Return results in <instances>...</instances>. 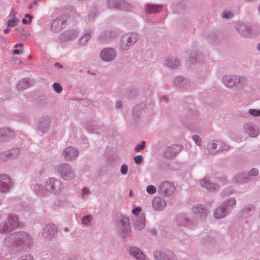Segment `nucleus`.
Listing matches in <instances>:
<instances>
[{
  "label": "nucleus",
  "instance_id": "nucleus-24",
  "mask_svg": "<svg viewBox=\"0 0 260 260\" xmlns=\"http://www.w3.org/2000/svg\"><path fill=\"white\" fill-rule=\"evenodd\" d=\"M79 31L75 29H71L64 31L60 36L62 41H70L75 39L79 35Z\"/></svg>",
  "mask_w": 260,
  "mask_h": 260
},
{
  "label": "nucleus",
  "instance_id": "nucleus-4",
  "mask_svg": "<svg viewBox=\"0 0 260 260\" xmlns=\"http://www.w3.org/2000/svg\"><path fill=\"white\" fill-rule=\"evenodd\" d=\"M142 208L135 207L131 212L133 215V222L134 227L138 230H141L145 226L146 220L144 214L141 212Z\"/></svg>",
  "mask_w": 260,
  "mask_h": 260
},
{
  "label": "nucleus",
  "instance_id": "nucleus-11",
  "mask_svg": "<svg viewBox=\"0 0 260 260\" xmlns=\"http://www.w3.org/2000/svg\"><path fill=\"white\" fill-rule=\"evenodd\" d=\"M175 190V186L170 182L166 181L161 183L158 187V192L162 195L170 196Z\"/></svg>",
  "mask_w": 260,
  "mask_h": 260
},
{
  "label": "nucleus",
  "instance_id": "nucleus-3",
  "mask_svg": "<svg viewBox=\"0 0 260 260\" xmlns=\"http://www.w3.org/2000/svg\"><path fill=\"white\" fill-rule=\"evenodd\" d=\"M235 83L234 87L240 93H250L253 92V88L252 84L244 76L236 75Z\"/></svg>",
  "mask_w": 260,
  "mask_h": 260
},
{
  "label": "nucleus",
  "instance_id": "nucleus-27",
  "mask_svg": "<svg viewBox=\"0 0 260 260\" xmlns=\"http://www.w3.org/2000/svg\"><path fill=\"white\" fill-rule=\"evenodd\" d=\"M235 74L225 75L222 77V82L223 84L229 88H234V84L235 83Z\"/></svg>",
  "mask_w": 260,
  "mask_h": 260
},
{
  "label": "nucleus",
  "instance_id": "nucleus-64",
  "mask_svg": "<svg viewBox=\"0 0 260 260\" xmlns=\"http://www.w3.org/2000/svg\"><path fill=\"white\" fill-rule=\"evenodd\" d=\"M18 260H33V257L31 255L27 254L24 256H22Z\"/></svg>",
  "mask_w": 260,
  "mask_h": 260
},
{
  "label": "nucleus",
  "instance_id": "nucleus-28",
  "mask_svg": "<svg viewBox=\"0 0 260 260\" xmlns=\"http://www.w3.org/2000/svg\"><path fill=\"white\" fill-rule=\"evenodd\" d=\"M152 206L155 210H162L166 206V202L163 198L157 197L154 198L152 202Z\"/></svg>",
  "mask_w": 260,
  "mask_h": 260
},
{
  "label": "nucleus",
  "instance_id": "nucleus-31",
  "mask_svg": "<svg viewBox=\"0 0 260 260\" xmlns=\"http://www.w3.org/2000/svg\"><path fill=\"white\" fill-rule=\"evenodd\" d=\"M162 8V5L148 4L145 6V11L147 14L158 13L161 11Z\"/></svg>",
  "mask_w": 260,
  "mask_h": 260
},
{
  "label": "nucleus",
  "instance_id": "nucleus-52",
  "mask_svg": "<svg viewBox=\"0 0 260 260\" xmlns=\"http://www.w3.org/2000/svg\"><path fill=\"white\" fill-rule=\"evenodd\" d=\"M32 17V15L26 14L24 16V18L22 19V22L23 24H28L31 22Z\"/></svg>",
  "mask_w": 260,
  "mask_h": 260
},
{
  "label": "nucleus",
  "instance_id": "nucleus-26",
  "mask_svg": "<svg viewBox=\"0 0 260 260\" xmlns=\"http://www.w3.org/2000/svg\"><path fill=\"white\" fill-rule=\"evenodd\" d=\"M14 133L8 128L0 129V144L5 142L9 139L13 138Z\"/></svg>",
  "mask_w": 260,
  "mask_h": 260
},
{
  "label": "nucleus",
  "instance_id": "nucleus-58",
  "mask_svg": "<svg viewBox=\"0 0 260 260\" xmlns=\"http://www.w3.org/2000/svg\"><path fill=\"white\" fill-rule=\"evenodd\" d=\"M139 38V35L136 32L131 33V45L135 44Z\"/></svg>",
  "mask_w": 260,
  "mask_h": 260
},
{
  "label": "nucleus",
  "instance_id": "nucleus-33",
  "mask_svg": "<svg viewBox=\"0 0 260 260\" xmlns=\"http://www.w3.org/2000/svg\"><path fill=\"white\" fill-rule=\"evenodd\" d=\"M221 142L218 141H214L209 144L207 146L208 152L211 154H214L220 151Z\"/></svg>",
  "mask_w": 260,
  "mask_h": 260
},
{
  "label": "nucleus",
  "instance_id": "nucleus-20",
  "mask_svg": "<svg viewBox=\"0 0 260 260\" xmlns=\"http://www.w3.org/2000/svg\"><path fill=\"white\" fill-rule=\"evenodd\" d=\"M254 210L255 208L254 205H246L239 213V218L241 219H247L250 217L253 214Z\"/></svg>",
  "mask_w": 260,
  "mask_h": 260
},
{
  "label": "nucleus",
  "instance_id": "nucleus-62",
  "mask_svg": "<svg viewBox=\"0 0 260 260\" xmlns=\"http://www.w3.org/2000/svg\"><path fill=\"white\" fill-rule=\"evenodd\" d=\"M17 22L18 20L16 19H12L8 21L7 25L10 27L14 26L16 25Z\"/></svg>",
  "mask_w": 260,
  "mask_h": 260
},
{
  "label": "nucleus",
  "instance_id": "nucleus-57",
  "mask_svg": "<svg viewBox=\"0 0 260 260\" xmlns=\"http://www.w3.org/2000/svg\"><path fill=\"white\" fill-rule=\"evenodd\" d=\"M248 113L253 116H260V110L254 109H250L248 110Z\"/></svg>",
  "mask_w": 260,
  "mask_h": 260
},
{
  "label": "nucleus",
  "instance_id": "nucleus-60",
  "mask_svg": "<svg viewBox=\"0 0 260 260\" xmlns=\"http://www.w3.org/2000/svg\"><path fill=\"white\" fill-rule=\"evenodd\" d=\"M63 205V202L60 200H56L53 204V207L55 209L60 208L62 207Z\"/></svg>",
  "mask_w": 260,
  "mask_h": 260
},
{
  "label": "nucleus",
  "instance_id": "nucleus-44",
  "mask_svg": "<svg viewBox=\"0 0 260 260\" xmlns=\"http://www.w3.org/2000/svg\"><path fill=\"white\" fill-rule=\"evenodd\" d=\"M248 181L249 179L245 173H241L236 175L233 179V181L235 182H247Z\"/></svg>",
  "mask_w": 260,
  "mask_h": 260
},
{
  "label": "nucleus",
  "instance_id": "nucleus-42",
  "mask_svg": "<svg viewBox=\"0 0 260 260\" xmlns=\"http://www.w3.org/2000/svg\"><path fill=\"white\" fill-rule=\"evenodd\" d=\"M93 34V31L90 29L86 30L83 36L80 38L79 43L80 45H83L89 41L91 35Z\"/></svg>",
  "mask_w": 260,
  "mask_h": 260
},
{
  "label": "nucleus",
  "instance_id": "nucleus-15",
  "mask_svg": "<svg viewBox=\"0 0 260 260\" xmlns=\"http://www.w3.org/2000/svg\"><path fill=\"white\" fill-rule=\"evenodd\" d=\"M192 212L196 217L201 220L205 218L207 216V209L203 205H194L192 208Z\"/></svg>",
  "mask_w": 260,
  "mask_h": 260
},
{
  "label": "nucleus",
  "instance_id": "nucleus-17",
  "mask_svg": "<svg viewBox=\"0 0 260 260\" xmlns=\"http://www.w3.org/2000/svg\"><path fill=\"white\" fill-rule=\"evenodd\" d=\"M78 153V150L76 148L73 147H68L64 149L62 154L66 160L71 161L77 157Z\"/></svg>",
  "mask_w": 260,
  "mask_h": 260
},
{
  "label": "nucleus",
  "instance_id": "nucleus-16",
  "mask_svg": "<svg viewBox=\"0 0 260 260\" xmlns=\"http://www.w3.org/2000/svg\"><path fill=\"white\" fill-rule=\"evenodd\" d=\"M182 149L179 145H173L167 147L164 153V156L167 158H172L175 157Z\"/></svg>",
  "mask_w": 260,
  "mask_h": 260
},
{
  "label": "nucleus",
  "instance_id": "nucleus-49",
  "mask_svg": "<svg viewBox=\"0 0 260 260\" xmlns=\"http://www.w3.org/2000/svg\"><path fill=\"white\" fill-rule=\"evenodd\" d=\"M11 159L14 158L17 156L19 154V150L17 148H13L10 150H8Z\"/></svg>",
  "mask_w": 260,
  "mask_h": 260
},
{
  "label": "nucleus",
  "instance_id": "nucleus-43",
  "mask_svg": "<svg viewBox=\"0 0 260 260\" xmlns=\"http://www.w3.org/2000/svg\"><path fill=\"white\" fill-rule=\"evenodd\" d=\"M30 86L29 79H23L20 80L17 85V88L19 90H22L26 89Z\"/></svg>",
  "mask_w": 260,
  "mask_h": 260
},
{
  "label": "nucleus",
  "instance_id": "nucleus-40",
  "mask_svg": "<svg viewBox=\"0 0 260 260\" xmlns=\"http://www.w3.org/2000/svg\"><path fill=\"white\" fill-rule=\"evenodd\" d=\"M174 83L176 87L183 88L187 86L188 81L181 77H177L175 78Z\"/></svg>",
  "mask_w": 260,
  "mask_h": 260
},
{
  "label": "nucleus",
  "instance_id": "nucleus-32",
  "mask_svg": "<svg viewBox=\"0 0 260 260\" xmlns=\"http://www.w3.org/2000/svg\"><path fill=\"white\" fill-rule=\"evenodd\" d=\"M16 233L8 235L5 239L4 244L8 247L16 246L17 241L16 240Z\"/></svg>",
  "mask_w": 260,
  "mask_h": 260
},
{
  "label": "nucleus",
  "instance_id": "nucleus-9",
  "mask_svg": "<svg viewBox=\"0 0 260 260\" xmlns=\"http://www.w3.org/2000/svg\"><path fill=\"white\" fill-rule=\"evenodd\" d=\"M115 30H107L101 32L97 37V41L100 43H109L117 38Z\"/></svg>",
  "mask_w": 260,
  "mask_h": 260
},
{
  "label": "nucleus",
  "instance_id": "nucleus-59",
  "mask_svg": "<svg viewBox=\"0 0 260 260\" xmlns=\"http://www.w3.org/2000/svg\"><path fill=\"white\" fill-rule=\"evenodd\" d=\"M192 140L194 143L198 146H200L202 145V141L199 136L197 135H193L192 136Z\"/></svg>",
  "mask_w": 260,
  "mask_h": 260
},
{
  "label": "nucleus",
  "instance_id": "nucleus-19",
  "mask_svg": "<svg viewBox=\"0 0 260 260\" xmlns=\"http://www.w3.org/2000/svg\"><path fill=\"white\" fill-rule=\"evenodd\" d=\"M244 132L251 137H256L258 135L257 126L253 123L247 122L243 125Z\"/></svg>",
  "mask_w": 260,
  "mask_h": 260
},
{
  "label": "nucleus",
  "instance_id": "nucleus-55",
  "mask_svg": "<svg viewBox=\"0 0 260 260\" xmlns=\"http://www.w3.org/2000/svg\"><path fill=\"white\" fill-rule=\"evenodd\" d=\"M53 87L54 90L57 93H60L62 91V87L59 83H54L53 84Z\"/></svg>",
  "mask_w": 260,
  "mask_h": 260
},
{
  "label": "nucleus",
  "instance_id": "nucleus-22",
  "mask_svg": "<svg viewBox=\"0 0 260 260\" xmlns=\"http://www.w3.org/2000/svg\"><path fill=\"white\" fill-rule=\"evenodd\" d=\"M153 257L155 260H177L173 253H166L160 251H154Z\"/></svg>",
  "mask_w": 260,
  "mask_h": 260
},
{
  "label": "nucleus",
  "instance_id": "nucleus-50",
  "mask_svg": "<svg viewBox=\"0 0 260 260\" xmlns=\"http://www.w3.org/2000/svg\"><path fill=\"white\" fill-rule=\"evenodd\" d=\"M222 18L226 20L231 19L234 16V14L230 11H224L222 13Z\"/></svg>",
  "mask_w": 260,
  "mask_h": 260
},
{
  "label": "nucleus",
  "instance_id": "nucleus-12",
  "mask_svg": "<svg viewBox=\"0 0 260 260\" xmlns=\"http://www.w3.org/2000/svg\"><path fill=\"white\" fill-rule=\"evenodd\" d=\"M13 186L11 178L7 174H0V191L6 192Z\"/></svg>",
  "mask_w": 260,
  "mask_h": 260
},
{
  "label": "nucleus",
  "instance_id": "nucleus-53",
  "mask_svg": "<svg viewBox=\"0 0 260 260\" xmlns=\"http://www.w3.org/2000/svg\"><path fill=\"white\" fill-rule=\"evenodd\" d=\"M10 159V154L8 150L0 153V159L3 160H7Z\"/></svg>",
  "mask_w": 260,
  "mask_h": 260
},
{
  "label": "nucleus",
  "instance_id": "nucleus-8",
  "mask_svg": "<svg viewBox=\"0 0 260 260\" xmlns=\"http://www.w3.org/2000/svg\"><path fill=\"white\" fill-rule=\"evenodd\" d=\"M17 245L23 248H29L32 243V238L25 232H16Z\"/></svg>",
  "mask_w": 260,
  "mask_h": 260
},
{
  "label": "nucleus",
  "instance_id": "nucleus-29",
  "mask_svg": "<svg viewBox=\"0 0 260 260\" xmlns=\"http://www.w3.org/2000/svg\"><path fill=\"white\" fill-rule=\"evenodd\" d=\"M229 212L221 205L216 208L213 212V216L216 219L225 218Z\"/></svg>",
  "mask_w": 260,
  "mask_h": 260
},
{
  "label": "nucleus",
  "instance_id": "nucleus-5",
  "mask_svg": "<svg viewBox=\"0 0 260 260\" xmlns=\"http://www.w3.org/2000/svg\"><path fill=\"white\" fill-rule=\"evenodd\" d=\"M116 225L121 237L123 238L128 237L130 232V222L128 217L120 215L117 219Z\"/></svg>",
  "mask_w": 260,
  "mask_h": 260
},
{
  "label": "nucleus",
  "instance_id": "nucleus-36",
  "mask_svg": "<svg viewBox=\"0 0 260 260\" xmlns=\"http://www.w3.org/2000/svg\"><path fill=\"white\" fill-rule=\"evenodd\" d=\"M31 188L36 194L39 196H45L47 193V190L45 187V185L43 186L39 184H33L31 186Z\"/></svg>",
  "mask_w": 260,
  "mask_h": 260
},
{
  "label": "nucleus",
  "instance_id": "nucleus-63",
  "mask_svg": "<svg viewBox=\"0 0 260 260\" xmlns=\"http://www.w3.org/2000/svg\"><path fill=\"white\" fill-rule=\"evenodd\" d=\"M128 170V167L127 165L124 164H123L120 168V173L122 175H125L127 173Z\"/></svg>",
  "mask_w": 260,
  "mask_h": 260
},
{
  "label": "nucleus",
  "instance_id": "nucleus-35",
  "mask_svg": "<svg viewBox=\"0 0 260 260\" xmlns=\"http://www.w3.org/2000/svg\"><path fill=\"white\" fill-rule=\"evenodd\" d=\"M236 202L237 201L235 198H230L223 202L221 205L230 212L235 207Z\"/></svg>",
  "mask_w": 260,
  "mask_h": 260
},
{
  "label": "nucleus",
  "instance_id": "nucleus-38",
  "mask_svg": "<svg viewBox=\"0 0 260 260\" xmlns=\"http://www.w3.org/2000/svg\"><path fill=\"white\" fill-rule=\"evenodd\" d=\"M131 255L138 260H145L146 256L142 250L136 247H131Z\"/></svg>",
  "mask_w": 260,
  "mask_h": 260
},
{
  "label": "nucleus",
  "instance_id": "nucleus-30",
  "mask_svg": "<svg viewBox=\"0 0 260 260\" xmlns=\"http://www.w3.org/2000/svg\"><path fill=\"white\" fill-rule=\"evenodd\" d=\"M200 184L202 186L209 190H214L219 188V185L217 183L211 182L207 177H204L201 181Z\"/></svg>",
  "mask_w": 260,
  "mask_h": 260
},
{
  "label": "nucleus",
  "instance_id": "nucleus-37",
  "mask_svg": "<svg viewBox=\"0 0 260 260\" xmlns=\"http://www.w3.org/2000/svg\"><path fill=\"white\" fill-rule=\"evenodd\" d=\"M146 105L144 103H140L135 106L133 110V115L139 117L146 112Z\"/></svg>",
  "mask_w": 260,
  "mask_h": 260
},
{
  "label": "nucleus",
  "instance_id": "nucleus-7",
  "mask_svg": "<svg viewBox=\"0 0 260 260\" xmlns=\"http://www.w3.org/2000/svg\"><path fill=\"white\" fill-rule=\"evenodd\" d=\"M19 221L18 217L16 215H10L8 218V222H5L0 225V233L10 232L18 227Z\"/></svg>",
  "mask_w": 260,
  "mask_h": 260
},
{
  "label": "nucleus",
  "instance_id": "nucleus-23",
  "mask_svg": "<svg viewBox=\"0 0 260 260\" xmlns=\"http://www.w3.org/2000/svg\"><path fill=\"white\" fill-rule=\"evenodd\" d=\"M57 228L56 226L52 223L48 224L45 225L43 230V235L46 238L51 239L56 232Z\"/></svg>",
  "mask_w": 260,
  "mask_h": 260
},
{
  "label": "nucleus",
  "instance_id": "nucleus-54",
  "mask_svg": "<svg viewBox=\"0 0 260 260\" xmlns=\"http://www.w3.org/2000/svg\"><path fill=\"white\" fill-rule=\"evenodd\" d=\"M234 192V189L232 187H229L225 188L222 191V196H229L233 194Z\"/></svg>",
  "mask_w": 260,
  "mask_h": 260
},
{
  "label": "nucleus",
  "instance_id": "nucleus-45",
  "mask_svg": "<svg viewBox=\"0 0 260 260\" xmlns=\"http://www.w3.org/2000/svg\"><path fill=\"white\" fill-rule=\"evenodd\" d=\"M98 12V8L96 6H94L91 11L89 12L88 16V20L91 21L95 18Z\"/></svg>",
  "mask_w": 260,
  "mask_h": 260
},
{
  "label": "nucleus",
  "instance_id": "nucleus-10",
  "mask_svg": "<svg viewBox=\"0 0 260 260\" xmlns=\"http://www.w3.org/2000/svg\"><path fill=\"white\" fill-rule=\"evenodd\" d=\"M117 56L116 50L113 48L107 47L102 49L100 52L101 59L105 62L113 61Z\"/></svg>",
  "mask_w": 260,
  "mask_h": 260
},
{
  "label": "nucleus",
  "instance_id": "nucleus-6",
  "mask_svg": "<svg viewBox=\"0 0 260 260\" xmlns=\"http://www.w3.org/2000/svg\"><path fill=\"white\" fill-rule=\"evenodd\" d=\"M57 171L60 177L65 180H71L76 177L75 171L72 166L67 163L59 165Z\"/></svg>",
  "mask_w": 260,
  "mask_h": 260
},
{
  "label": "nucleus",
  "instance_id": "nucleus-25",
  "mask_svg": "<svg viewBox=\"0 0 260 260\" xmlns=\"http://www.w3.org/2000/svg\"><path fill=\"white\" fill-rule=\"evenodd\" d=\"M51 123V119L49 117H43L38 123V129L42 133L47 132Z\"/></svg>",
  "mask_w": 260,
  "mask_h": 260
},
{
  "label": "nucleus",
  "instance_id": "nucleus-21",
  "mask_svg": "<svg viewBox=\"0 0 260 260\" xmlns=\"http://www.w3.org/2000/svg\"><path fill=\"white\" fill-rule=\"evenodd\" d=\"M177 222L180 226H183L191 230L195 229L197 227V221H190V220L184 216L179 217Z\"/></svg>",
  "mask_w": 260,
  "mask_h": 260
},
{
  "label": "nucleus",
  "instance_id": "nucleus-18",
  "mask_svg": "<svg viewBox=\"0 0 260 260\" xmlns=\"http://www.w3.org/2000/svg\"><path fill=\"white\" fill-rule=\"evenodd\" d=\"M236 28L243 37L248 38L252 36L251 27L246 23H239L236 25Z\"/></svg>",
  "mask_w": 260,
  "mask_h": 260
},
{
  "label": "nucleus",
  "instance_id": "nucleus-48",
  "mask_svg": "<svg viewBox=\"0 0 260 260\" xmlns=\"http://www.w3.org/2000/svg\"><path fill=\"white\" fill-rule=\"evenodd\" d=\"M22 43L15 44L14 46L15 49L13 51V53L15 55H18L21 53L22 50Z\"/></svg>",
  "mask_w": 260,
  "mask_h": 260
},
{
  "label": "nucleus",
  "instance_id": "nucleus-39",
  "mask_svg": "<svg viewBox=\"0 0 260 260\" xmlns=\"http://www.w3.org/2000/svg\"><path fill=\"white\" fill-rule=\"evenodd\" d=\"M166 65L169 68H175L180 64V61L174 57H168L165 60Z\"/></svg>",
  "mask_w": 260,
  "mask_h": 260
},
{
  "label": "nucleus",
  "instance_id": "nucleus-46",
  "mask_svg": "<svg viewBox=\"0 0 260 260\" xmlns=\"http://www.w3.org/2000/svg\"><path fill=\"white\" fill-rule=\"evenodd\" d=\"M86 128L90 133H100L97 130V126L92 123H89L87 125Z\"/></svg>",
  "mask_w": 260,
  "mask_h": 260
},
{
  "label": "nucleus",
  "instance_id": "nucleus-1",
  "mask_svg": "<svg viewBox=\"0 0 260 260\" xmlns=\"http://www.w3.org/2000/svg\"><path fill=\"white\" fill-rule=\"evenodd\" d=\"M183 124L189 131L199 132L202 128L204 120L196 111H193L188 114L187 120Z\"/></svg>",
  "mask_w": 260,
  "mask_h": 260
},
{
  "label": "nucleus",
  "instance_id": "nucleus-51",
  "mask_svg": "<svg viewBox=\"0 0 260 260\" xmlns=\"http://www.w3.org/2000/svg\"><path fill=\"white\" fill-rule=\"evenodd\" d=\"M90 194V190L87 187H84L82 189V191L80 193V197H81L82 199H86L88 196Z\"/></svg>",
  "mask_w": 260,
  "mask_h": 260
},
{
  "label": "nucleus",
  "instance_id": "nucleus-61",
  "mask_svg": "<svg viewBox=\"0 0 260 260\" xmlns=\"http://www.w3.org/2000/svg\"><path fill=\"white\" fill-rule=\"evenodd\" d=\"M145 145V142L144 141H142L140 144H138L136 146L135 148V150L136 152H139L140 150H142L144 148V146Z\"/></svg>",
  "mask_w": 260,
  "mask_h": 260
},
{
  "label": "nucleus",
  "instance_id": "nucleus-34",
  "mask_svg": "<svg viewBox=\"0 0 260 260\" xmlns=\"http://www.w3.org/2000/svg\"><path fill=\"white\" fill-rule=\"evenodd\" d=\"M120 48L123 50H128L130 48V34L124 35L121 39Z\"/></svg>",
  "mask_w": 260,
  "mask_h": 260
},
{
  "label": "nucleus",
  "instance_id": "nucleus-13",
  "mask_svg": "<svg viewBox=\"0 0 260 260\" xmlns=\"http://www.w3.org/2000/svg\"><path fill=\"white\" fill-rule=\"evenodd\" d=\"M67 18L66 16H58L52 22L51 30L54 32L60 31L66 26L67 23Z\"/></svg>",
  "mask_w": 260,
  "mask_h": 260
},
{
  "label": "nucleus",
  "instance_id": "nucleus-14",
  "mask_svg": "<svg viewBox=\"0 0 260 260\" xmlns=\"http://www.w3.org/2000/svg\"><path fill=\"white\" fill-rule=\"evenodd\" d=\"M107 5L110 9L125 10L128 9L129 4L124 0H108Z\"/></svg>",
  "mask_w": 260,
  "mask_h": 260
},
{
  "label": "nucleus",
  "instance_id": "nucleus-41",
  "mask_svg": "<svg viewBox=\"0 0 260 260\" xmlns=\"http://www.w3.org/2000/svg\"><path fill=\"white\" fill-rule=\"evenodd\" d=\"M203 242L207 246L213 245L216 242V237L214 235H207L203 239Z\"/></svg>",
  "mask_w": 260,
  "mask_h": 260
},
{
  "label": "nucleus",
  "instance_id": "nucleus-2",
  "mask_svg": "<svg viewBox=\"0 0 260 260\" xmlns=\"http://www.w3.org/2000/svg\"><path fill=\"white\" fill-rule=\"evenodd\" d=\"M44 183L47 193L59 194L63 189V184L62 181L54 177H49L46 179Z\"/></svg>",
  "mask_w": 260,
  "mask_h": 260
},
{
  "label": "nucleus",
  "instance_id": "nucleus-47",
  "mask_svg": "<svg viewBox=\"0 0 260 260\" xmlns=\"http://www.w3.org/2000/svg\"><path fill=\"white\" fill-rule=\"evenodd\" d=\"M92 216L91 215H85L82 218V223L86 226L89 225L91 220Z\"/></svg>",
  "mask_w": 260,
  "mask_h": 260
},
{
  "label": "nucleus",
  "instance_id": "nucleus-56",
  "mask_svg": "<svg viewBox=\"0 0 260 260\" xmlns=\"http://www.w3.org/2000/svg\"><path fill=\"white\" fill-rule=\"evenodd\" d=\"M146 191L148 193L152 194L156 192V188L154 186L150 185L147 187Z\"/></svg>",
  "mask_w": 260,
  "mask_h": 260
}]
</instances>
